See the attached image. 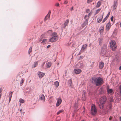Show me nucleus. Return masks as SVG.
<instances>
[{"label":"nucleus","instance_id":"f257e3e1","mask_svg":"<svg viewBox=\"0 0 121 121\" xmlns=\"http://www.w3.org/2000/svg\"><path fill=\"white\" fill-rule=\"evenodd\" d=\"M92 82L97 86H99L103 83V79L100 77H97L92 78Z\"/></svg>","mask_w":121,"mask_h":121},{"label":"nucleus","instance_id":"f03ea898","mask_svg":"<svg viewBox=\"0 0 121 121\" xmlns=\"http://www.w3.org/2000/svg\"><path fill=\"white\" fill-rule=\"evenodd\" d=\"M52 37L49 39V42H53L57 41L58 39V35L57 33L54 32L52 34Z\"/></svg>","mask_w":121,"mask_h":121},{"label":"nucleus","instance_id":"7ed1b4c3","mask_svg":"<svg viewBox=\"0 0 121 121\" xmlns=\"http://www.w3.org/2000/svg\"><path fill=\"white\" fill-rule=\"evenodd\" d=\"M110 46L111 49L113 51L116 50L117 48V45L115 41L114 40H112L110 42Z\"/></svg>","mask_w":121,"mask_h":121},{"label":"nucleus","instance_id":"20e7f679","mask_svg":"<svg viewBox=\"0 0 121 121\" xmlns=\"http://www.w3.org/2000/svg\"><path fill=\"white\" fill-rule=\"evenodd\" d=\"M97 112V109L94 104H92L91 109V113L93 115H95Z\"/></svg>","mask_w":121,"mask_h":121},{"label":"nucleus","instance_id":"39448f33","mask_svg":"<svg viewBox=\"0 0 121 121\" xmlns=\"http://www.w3.org/2000/svg\"><path fill=\"white\" fill-rule=\"evenodd\" d=\"M83 64L82 61L78 63V64L75 65L73 66V68H82L83 66Z\"/></svg>","mask_w":121,"mask_h":121},{"label":"nucleus","instance_id":"423d86ee","mask_svg":"<svg viewBox=\"0 0 121 121\" xmlns=\"http://www.w3.org/2000/svg\"><path fill=\"white\" fill-rule=\"evenodd\" d=\"M106 100V97H101L100 99L99 102L101 104H104L105 102V101Z\"/></svg>","mask_w":121,"mask_h":121},{"label":"nucleus","instance_id":"0eeeda50","mask_svg":"<svg viewBox=\"0 0 121 121\" xmlns=\"http://www.w3.org/2000/svg\"><path fill=\"white\" fill-rule=\"evenodd\" d=\"M69 22V21L68 19L66 20L64 23L62 25V28H64L66 26H68Z\"/></svg>","mask_w":121,"mask_h":121},{"label":"nucleus","instance_id":"6e6552de","mask_svg":"<svg viewBox=\"0 0 121 121\" xmlns=\"http://www.w3.org/2000/svg\"><path fill=\"white\" fill-rule=\"evenodd\" d=\"M104 14V12L103 13V14L101 16H100L97 19V21L98 23H99L101 21L103 18V16Z\"/></svg>","mask_w":121,"mask_h":121},{"label":"nucleus","instance_id":"1a4fd4ad","mask_svg":"<svg viewBox=\"0 0 121 121\" xmlns=\"http://www.w3.org/2000/svg\"><path fill=\"white\" fill-rule=\"evenodd\" d=\"M74 73L76 74H78L82 72V70L79 69H74Z\"/></svg>","mask_w":121,"mask_h":121},{"label":"nucleus","instance_id":"9d476101","mask_svg":"<svg viewBox=\"0 0 121 121\" xmlns=\"http://www.w3.org/2000/svg\"><path fill=\"white\" fill-rule=\"evenodd\" d=\"M87 45L86 44H84L82 46L81 51V52H83L85 51L86 49Z\"/></svg>","mask_w":121,"mask_h":121},{"label":"nucleus","instance_id":"9b49d317","mask_svg":"<svg viewBox=\"0 0 121 121\" xmlns=\"http://www.w3.org/2000/svg\"><path fill=\"white\" fill-rule=\"evenodd\" d=\"M107 47V45H104L101 50L102 52H106Z\"/></svg>","mask_w":121,"mask_h":121},{"label":"nucleus","instance_id":"f8f14e48","mask_svg":"<svg viewBox=\"0 0 121 121\" xmlns=\"http://www.w3.org/2000/svg\"><path fill=\"white\" fill-rule=\"evenodd\" d=\"M57 100L56 106L57 107L59 106L61 104L62 102V100L60 98H59L57 99Z\"/></svg>","mask_w":121,"mask_h":121},{"label":"nucleus","instance_id":"ddd939ff","mask_svg":"<svg viewBox=\"0 0 121 121\" xmlns=\"http://www.w3.org/2000/svg\"><path fill=\"white\" fill-rule=\"evenodd\" d=\"M111 27L110 22H109L107 24L106 26V30L107 31H108Z\"/></svg>","mask_w":121,"mask_h":121},{"label":"nucleus","instance_id":"4468645a","mask_svg":"<svg viewBox=\"0 0 121 121\" xmlns=\"http://www.w3.org/2000/svg\"><path fill=\"white\" fill-rule=\"evenodd\" d=\"M117 1L114 2V4L113 6V10H115L116 9L117 7Z\"/></svg>","mask_w":121,"mask_h":121},{"label":"nucleus","instance_id":"2eb2a0df","mask_svg":"<svg viewBox=\"0 0 121 121\" xmlns=\"http://www.w3.org/2000/svg\"><path fill=\"white\" fill-rule=\"evenodd\" d=\"M107 92L108 94H111L113 92V90L112 89H109L108 86L107 87Z\"/></svg>","mask_w":121,"mask_h":121},{"label":"nucleus","instance_id":"dca6fc26","mask_svg":"<svg viewBox=\"0 0 121 121\" xmlns=\"http://www.w3.org/2000/svg\"><path fill=\"white\" fill-rule=\"evenodd\" d=\"M104 29V26H101L99 28V30L100 33L102 34Z\"/></svg>","mask_w":121,"mask_h":121},{"label":"nucleus","instance_id":"f3484780","mask_svg":"<svg viewBox=\"0 0 121 121\" xmlns=\"http://www.w3.org/2000/svg\"><path fill=\"white\" fill-rule=\"evenodd\" d=\"M51 13V12L50 11L49 12L47 16L45 17L44 20L45 21H46L48 18H50Z\"/></svg>","mask_w":121,"mask_h":121},{"label":"nucleus","instance_id":"a211bd4d","mask_svg":"<svg viewBox=\"0 0 121 121\" xmlns=\"http://www.w3.org/2000/svg\"><path fill=\"white\" fill-rule=\"evenodd\" d=\"M38 75L39 78H42L44 76L45 73L41 72H38Z\"/></svg>","mask_w":121,"mask_h":121},{"label":"nucleus","instance_id":"6ab92c4d","mask_svg":"<svg viewBox=\"0 0 121 121\" xmlns=\"http://www.w3.org/2000/svg\"><path fill=\"white\" fill-rule=\"evenodd\" d=\"M110 12H109L108 13L107 15V16L106 17L103 19V21H102V22L104 23V22L108 19V18L109 17V15L110 14Z\"/></svg>","mask_w":121,"mask_h":121},{"label":"nucleus","instance_id":"aec40b11","mask_svg":"<svg viewBox=\"0 0 121 121\" xmlns=\"http://www.w3.org/2000/svg\"><path fill=\"white\" fill-rule=\"evenodd\" d=\"M104 66V63L103 62H99V67L100 68L102 69L103 68Z\"/></svg>","mask_w":121,"mask_h":121},{"label":"nucleus","instance_id":"412c9836","mask_svg":"<svg viewBox=\"0 0 121 121\" xmlns=\"http://www.w3.org/2000/svg\"><path fill=\"white\" fill-rule=\"evenodd\" d=\"M88 22V19H86L83 23L82 25L83 27H85L87 24Z\"/></svg>","mask_w":121,"mask_h":121},{"label":"nucleus","instance_id":"4be33fe9","mask_svg":"<svg viewBox=\"0 0 121 121\" xmlns=\"http://www.w3.org/2000/svg\"><path fill=\"white\" fill-rule=\"evenodd\" d=\"M39 98L40 99L44 101L45 99V97L43 95H40Z\"/></svg>","mask_w":121,"mask_h":121},{"label":"nucleus","instance_id":"5701e85b","mask_svg":"<svg viewBox=\"0 0 121 121\" xmlns=\"http://www.w3.org/2000/svg\"><path fill=\"white\" fill-rule=\"evenodd\" d=\"M52 65V63L51 62H49L46 64V67L47 68H49Z\"/></svg>","mask_w":121,"mask_h":121},{"label":"nucleus","instance_id":"b1692460","mask_svg":"<svg viewBox=\"0 0 121 121\" xmlns=\"http://www.w3.org/2000/svg\"><path fill=\"white\" fill-rule=\"evenodd\" d=\"M13 93V92H11L9 94V103L10 102V101L11 100V98H12V96Z\"/></svg>","mask_w":121,"mask_h":121},{"label":"nucleus","instance_id":"393cba45","mask_svg":"<svg viewBox=\"0 0 121 121\" xmlns=\"http://www.w3.org/2000/svg\"><path fill=\"white\" fill-rule=\"evenodd\" d=\"M104 104H101L99 102V106L100 108L101 109H102L104 108Z\"/></svg>","mask_w":121,"mask_h":121},{"label":"nucleus","instance_id":"a878e982","mask_svg":"<svg viewBox=\"0 0 121 121\" xmlns=\"http://www.w3.org/2000/svg\"><path fill=\"white\" fill-rule=\"evenodd\" d=\"M112 107V104L111 103H110L109 105L107 106V108L108 109H111Z\"/></svg>","mask_w":121,"mask_h":121},{"label":"nucleus","instance_id":"bb28decb","mask_svg":"<svg viewBox=\"0 0 121 121\" xmlns=\"http://www.w3.org/2000/svg\"><path fill=\"white\" fill-rule=\"evenodd\" d=\"M72 81L71 79H70L69 80L68 84L69 86H71Z\"/></svg>","mask_w":121,"mask_h":121},{"label":"nucleus","instance_id":"cd10ccee","mask_svg":"<svg viewBox=\"0 0 121 121\" xmlns=\"http://www.w3.org/2000/svg\"><path fill=\"white\" fill-rule=\"evenodd\" d=\"M54 84L56 87H57L59 85V83L58 82L56 81L54 82Z\"/></svg>","mask_w":121,"mask_h":121},{"label":"nucleus","instance_id":"c85d7f7f","mask_svg":"<svg viewBox=\"0 0 121 121\" xmlns=\"http://www.w3.org/2000/svg\"><path fill=\"white\" fill-rule=\"evenodd\" d=\"M101 5V2L100 1H99L97 3V4L96 6V7L97 8H99L100 6Z\"/></svg>","mask_w":121,"mask_h":121},{"label":"nucleus","instance_id":"c756f323","mask_svg":"<svg viewBox=\"0 0 121 121\" xmlns=\"http://www.w3.org/2000/svg\"><path fill=\"white\" fill-rule=\"evenodd\" d=\"M64 110L63 109H61L57 113V114L58 115L59 114H60V113L64 112Z\"/></svg>","mask_w":121,"mask_h":121},{"label":"nucleus","instance_id":"7c9ffc66","mask_svg":"<svg viewBox=\"0 0 121 121\" xmlns=\"http://www.w3.org/2000/svg\"><path fill=\"white\" fill-rule=\"evenodd\" d=\"M47 41V39H43L41 42V43H46Z\"/></svg>","mask_w":121,"mask_h":121},{"label":"nucleus","instance_id":"2f4dec72","mask_svg":"<svg viewBox=\"0 0 121 121\" xmlns=\"http://www.w3.org/2000/svg\"><path fill=\"white\" fill-rule=\"evenodd\" d=\"M103 39H100L99 41V44L100 45H101L102 44V42Z\"/></svg>","mask_w":121,"mask_h":121},{"label":"nucleus","instance_id":"473e14b6","mask_svg":"<svg viewBox=\"0 0 121 121\" xmlns=\"http://www.w3.org/2000/svg\"><path fill=\"white\" fill-rule=\"evenodd\" d=\"M38 61L35 62L34 64V67H36V66L38 64Z\"/></svg>","mask_w":121,"mask_h":121},{"label":"nucleus","instance_id":"72a5a7b5","mask_svg":"<svg viewBox=\"0 0 121 121\" xmlns=\"http://www.w3.org/2000/svg\"><path fill=\"white\" fill-rule=\"evenodd\" d=\"M113 100V98L112 97H111L109 99V101L110 102H112Z\"/></svg>","mask_w":121,"mask_h":121},{"label":"nucleus","instance_id":"f704fd0d","mask_svg":"<svg viewBox=\"0 0 121 121\" xmlns=\"http://www.w3.org/2000/svg\"><path fill=\"white\" fill-rule=\"evenodd\" d=\"M101 9H97L96 10V13H95L96 14L98 13L99 12V11H100Z\"/></svg>","mask_w":121,"mask_h":121},{"label":"nucleus","instance_id":"c9c22d12","mask_svg":"<svg viewBox=\"0 0 121 121\" xmlns=\"http://www.w3.org/2000/svg\"><path fill=\"white\" fill-rule=\"evenodd\" d=\"M52 31L51 30H49L47 32V33L49 34H50L52 33Z\"/></svg>","mask_w":121,"mask_h":121},{"label":"nucleus","instance_id":"e433bc0d","mask_svg":"<svg viewBox=\"0 0 121 121\" xmlns=\"http://www.w3.org/2000/svg\"><path fill=\"white\" fill-rule=\"evenodd\" d=\"M19 101L20 103H24V100L22 99H20Z\"/></svg>","mask_w":121,"mask_h":121},{"label":"nucleus","instance_id":"4c0bfd02","mask_svg":"<svg viewBox=\"0 0 121 121\" xmlns=\"http://www.w3.org/2000/svg\"><path fill=\"white\" fill-rule=\"evenodd\" d=\"M119 89L120 94L121 95V84L119 86Z\"/></svg>","mask_w":121,"mask_h":121},{"label":"nucleus","instance_id":"58836bf2","mask_svg":"<svg viewBox=\"0 0 121 121\" xmlns=\"http://www.w3.org/2000/svg\"><path fill=\"white\" fill-rule=\"evenodd\" d=\"M93 1V0H87V2L88 3H89L92 2Z\"/></svg>","mask_w":121,"mask_h":121},{"label":"nucleus","instance_id":"ea45409f","mask_svg":"<svg viewBox=\"0 0 121 121\" xmlns=\"http://www.w3.org/2000/svg\"><path fill=\"white\" fill-rule=\"evenodd\" d=\"M32 48L31 47H30L29 49V53H30V52H31L32 51Z\"/></svg>","mask_w":121,"mask_h":121},{"label":"nucleus","instance_id":"a19ab883","mask_svg":"<svg viewBox=\"0 0 121 121\" xmlns=\"http://www.w3.org/2000/svg\"><path fill=\"white\" fill-rule=\"evenodd\" d=\"M82 96H82V98H83V99L84 100H85V99H86L85 94H84V95L83 94L82 95Z\"/></svg>","mask_w":121,"mask_h":121},{"label":"nucleus","instance_id":"79ce46f5","mask_svg":"<svg viewBox=\"0 0 121 121\" xmlns=\"http://www.w3.org/2000/svg\"><path fill=\"white\" fill-rule=\"evenodd\" d=\"M113 16H112L111 18V21L112 22L113 21Z\"/></svg>","mask_w":121,"mask_h":121},{"label":"nucleus","instance_id":"37998d69","mask_svg":"<svg viewBox=\"0 0 121 121\" xmlns=\"http://www.w3.org/2000/svg\"><path fill=\"white\" fill-rule=\"evenodd\" d=\"M55 5L56 6H58L59 5V4L58 3H57Z\"/></svg>","mask_w":121,"mask_h":121},{"label":"nucleus","instance_id":"c03bdc74","mask_svg":"<svg viewBox=\"0 0 121 121\" xmlns=\"http://www.w3.org/2000/svg\"><path fill=\"white\" fill-rule=\"evenodd\" d=\"M90 11V10L89 9H87L86 10V12L87 13H88Z\"/></svg>","mask_w":121,"mask_h":121},{"label":"nucleus","instance_id":"a18cd8bd","mask_svg":"<svg viewBox=\"0 0 121 121\" xmlns=\"http://www.w3.org/2000/svg\"><path fill=\"white\" fill-rule=\"evenodd\" d=\"M24 80L23 79H22L21 80V84H22L24 82Z\"/></svg>","mask_w":121,"mask_h":121},{"label":"nucleus","instance_id":"49530a36","mask_svg":"<svg viewBox=\"0 0 121 121\" xmlns=\"http://www.w3.org/2000/svg\"><path fill=\"white\" fill-rule=\"evenodd\" d=\"M68 3V1H65L64 2V4H66Z\"/></svg>","mask_w":121,"mask_h":121},{"label":"nucleus","instance_id":"de8ad7c7","mask_svg":"<svg viewBox=\"0 0 121 121\" xmlns=\"http://www.w3.org/2000/svg\"><path fill=\"white\" fill-rule=\"evenodd\" d=\"M87 17V15H86L85 16V17H84V18L86 20V19H88L89 18H86V17Z\"/></svg>","mask_w":121,"mask_h":121},{"label":"nucleus","instance_id":"09e8293b","mask_svg":"<svg viewBox=\"0 0 121 121\" xmlns=\"http://www.w3.org/2000/svg\"><path fill=\"white\" fill-rule=\"evenodd\" d=\"M51 46L50 45H48L47 47V48H50V47Z\"/></svg>","mask_w":121,"mask_h":121},{"label":"nucleus","instance_id":"8fccbe9b","mask_svg":"<svg viewBox=\"0 0 121 121\" xmlns=\"http://www.w3.org/2000/svg\"><path fill=\"white\" fill-rule=\"evenodd\" d=\"M92 14V13L90 12L88 14V16H90Z\"/></svg>","mask_w":121,"mask_h":121},{"label":"nucleus","instance_id":"3c124183","mask_svg":"<svg viewBox=\"0 0 121 121\" xmlns=\"http://www.w3.org/2000/svg\"><path fill=\"white\" fill-rule=\"evenodd\" d=\"M83 58V56H81L80 57V58H79V59H81Z\"/></svg>","mask_w":121,"mask_h":121},{"label":"nucleus","instance_id":"603ef678","mask_svg":"<svg viewBox=\"0 0 121 121\" xmlns=\"http://www.w3.org/2000/svg\"><path fill=\"white\" fill-rule=\"evenodd\" d=\"M91 67L92 68H93V64H92L91 65Z\"/></svg>","mask_w":121,"mask_h":121},{"label":"nucleus","instance_id":"864d4df0","mask_svg":"<svg viewBox=\"0 0 121 121\" xmlns=\"http://www.w3.org/2000/svg\"><path fill=\"white\" fill-rule=\"evenodd\" d=\"M112 118V117H110L109 118V120H111Z\"/></svg>","mask_w":121,"mask_h":121},{"label":"nucleus","instance_id":"5fc2aeb1","mask_svg":"<svg viewBox=\"0 0 121 121\" xmlns=\"http://www.w3.org/2000/svg\"><path fill=\"white\" fill-rule=\"evenodd\" d=\"M73 7H72L71 8V11L73 10Z\"/></svg>","mask_w":121,"mask_h":121},{"label":"nucleus","instance_id":"6e6d98bb","mask_svg":"<svg viewBox=\"0 0 121 121\" xmlns=\"http://www.w3.org/2000/svg\"><path fill=\"white\" fill-rule=\"evenodd\" d=\"M43 35H41V38H42V37H43Z\"/></svg>","mask_w":121,"mask_h":121},{"label":"nucleus","instance_id":"4d7b16f0","mask_svg":"<svg viewBox=\"0 0 121 121\" xmlns=\"http://www.w3.org/2000/svg\"><path fill=\"white\" fill-rule=\"evenodd\" d=\"M2 91V90L1 89H0V93Z\"/></svg>","mask_w":121,"mask_h":121},{"label":"nucleus","instance_id":"13d9d810","mask_svg":"<svg viewBox=\"0 0 121 121\" xmlns=\"http://www.w3.org/2000/svg\"><path fill=\"white\" fill-rule=\"evenodd\" d=\"M119 69L121 70V65L119 67Z\"/></svg>","mask_w":121,"mask_h":121},{"label":"nucleus","instance_id":"bf43d9fd","mask_svg":"<svg viewBox=\"0 0 121 121\" xmlns=\"http://www.w3.org/2000/svg\"><path fill=\"white\" fill-rule=\"evenodd\" d=\"M120 26L121 27V22H120Z\"/></svg>","mask_w":121,"mask_h":121},{"label":"nucleus","instance_id":"052dcab7","mask_svg":"<svg viewBox=\"0 0 121 121\" xmlns=\"http://www.w3.org/2000/svg\"><path fill=\"white\" fill-rule=\"evenodd\" d=\"M1 94H0V98L1 97Z\"/></svg>","mask_w":121,"mask_h":121},{"label":"nucleus","instance_id":"680f3d73","mask_svg":"<svg viewBox=\"0 0 121 121\" xmlns=\"http://www.w3.org/2000/svg\"><path fill=\"white\" fill-rule=\"evenodd\" d=\"M91 45V43H90V44H89V46H90Z\"/></svg>","mask_w":121,"mask_h":121},{"label":"nucleus","instance_id":"e2e57ef3","mask_svg":"<svg viewBox=\"0 0 121 121\" xmlns=\"http://www.w3.org/2000/svg\"><path fill=\"white\" fill-rule=\"evenodd\" d=\"M120 120L121 121V117H120Z\"/></svg>","mask_w":121,"mask_h":121},{"label":"nucleus","instance_id":"0e129e2a","mask_svg":"<svg viewBox=\"0 0 121 121\" xmlns=\"http://www.w3.org/2000/svg\"><path fill=\"white\" fill-rule=\"evenodd\" d=\"M45 62H44L43 64H45Z\"/></svg>","mask_w":121,"mask_h":121},{"label":"nucleus","instance_id":"69168bd1","mask_svg":"<svg viewBox=\"0 0 121 121\" xmlns=\"http://www.w3.org/2000/svg\"><path fill=\"white\" fill-rule=\"evenodd\" d=\"M22 109H21V110H20V111H22Z\"/></svg>","mask_w":121,"mask_h":121},{"label":"nucleus","instance_id":"338daca9","mask_svg":"<svg viewBox=\"0 0 121 121\" xmlns=\"http://www.w3.org/2000/svg\"><path fill=\"white\" fill-rule=\"evenodd\" d=\"M66 73V72H65V73Z\"/></svg>","mask_w":121,"mask_h":121},{"label":"nucleus","instance_id":"774afa93","mask_svg":"<svg viewBox=\"0 0 121 121\" xmlns=\"http://www.w3.org/2000/svg\"><path fill=\"white\" fill-rule=\"evenodd\" d=\"M79 55V54H78V55Z\"/></svg>","mask_w":121,"mask_h":121}]
</instances>
